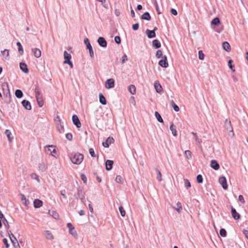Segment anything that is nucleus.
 <instances>
[{
	"instance_id": "9",
	"label": "nucleus",
	"mask_w": 248,
	"mask_h": 248,
	"mask_svg": "<svg viewBox=\"0 0 248 248\" xmlns=\"http://www.w3.org/2000/svg\"><path fill=\"white\" fill-rule=\"evenodd\" d=\"M97 43L102 47H106L107 46V42L103 37H99L97 39Z\"/></svg>"
},
{
	"instance_id": "33",
	"label": "nucleus",
	"mask_w": 248,
	"mask_h": 248,
	"mask_svg": "<svg viewBox=\"0 0 248 248\" xmlns=\"http://www.w3.org/2000/svg\"><path fill=\"white\" fill-rule=\"evenodd\" d=\"M15 95L17 98H21L23 95L22 91L21 90L17 89L15 91Z\"/></svg>"
},
{
	"instance_id": "58",
	"label": "nucleus",
	"mask_w": 248,
	"mask_h": 248,
	"mask_svg": "<svg viewBox=\"0 0 248 248\" xmlns=\"http://www.w3.org/2000/svg\"><path fill=\"white\" fill-rule=\"evenodd\" d=\"M5 134L6 135L7 138H8V140L9 141L11 140L10 135H11V133L10 130H6L5 132Z\"/></svg>"
},
{
	"instance_id": "52",
	"label": "nucleus",
	"mask_w": 248,
	"mask_h": 248,
	"mask_svg": "<svg viewBox=\"0 0 248 248\" xmlns=\"http://www.w3.org/2000/svg\"><path fill=\"white\" fill-rule=\"evenodd\" d=\"M80 178L82 180V181L84 183L86 184L87 181V179L86 176L84 174L81 173L80 174Z\"/></svg>"
},
{
	"instance_id": "38",
	"label": "nucleus",
	"mask_w": 248,
	"mask_h": 248,
	"mask_svg": "<svg viewBox=\"0 0 248 248\" xmlns=\"http://www.w3.org/2000/svg\"><path fill=\"white\" fill-rule=\"evenodd\" d=\"M16 45L18 46V51L20 54L22 55L24 51L21 44L20 42H17Z\"/></svg>"
},
{
	"instance_id": "31",
	"label": "nucleus",
	"mask_w": 248,
	"mask_h": 248,
	"mask_svg": "<svg viewBox=\"0 0 248 248\" xmlns=\"http://www.w3.org/2000/svg\"><path fill=\"white\" fill-rule=\"evenodd\" d=\"M153 46L155 48H159L161 47V44L158 40L155 39L153 41Z\"/></svg>"
},
{
	"instance_id": "1",
	"label": "nucleus",
	"mask_w": 248,
	"mask_h": 248,
	"mask_svg": "<svg viewBox=\"0 0 248 248\" xmlns=\"http://www.w3.org/2000/svg\"><path fill=\"white\" fill-rule=\"evenodd\" d=\"M70 158L73 163L78 165L83 161V155L78 153H74L71 154Z\"/></svg>"
},
{
	"instance_id": "5",
	"label": "nucleus",
	"mask_w": 248,
	"mask_h": 248,
	"mask_svg": "<svg viewBox=\"0 0 248 248\" xmlns=\"http://www.w3.org/2000/svg\"><path fill=\"white\" fill-rule=\"evenodd\" d=\"M158 64L163 68H167L168 67L169 64L166 56L162 57V59L159 61Z\"/></svg>"
},
{
	"instance_id": "7",
	"label": "nucleus",
	"mask_w": 248,
	"mask_h": 248,
	"mask_svg": "<svg viewBox=\"0 0 248 248\" xmlns=\"http://www.w3.org/2000/svg\"><path fill=\"white\" fill-rule=\"evenodd\" d=\"M219 183L221 185L222 188L224 189H227L228 188V185L227 184V180L224 176H221L218 179Z\"/></svg>"
},
{
	"instance_id": "4",
	"label": "nucleus",
	"mask_w": 248,
	"mask_h": 248,
	"mask_svg": "<svg viewBox=\"0 0 248 248\" xmlns=\"http://www.w3.org/2000/svg\"><path fill=\"white\" fill-rule=\"evenodd\" d=\"M157 28L156 27H155L154 30H150L149 29H147L146 30V34L147 35L148 38L151 39L155 37L156 34L155 31L157 30Z\"/></svg>"
},
{
	"instance_id": "55",
	"label": "nucleus",
	"mask_w": 248,
	"mask_h": 248,
	"mask_svg": "<svg viewBox=\"0 0 248 248\" xmlns=\"http://www.w3.org/2000/svg\"><path fill=\"white\" fill-rule=\"evenodd\" d=\"M199 58L200 60H202L204 59V55L202 50H200L198 52Z\"/></svg>"
},
{
	"instance_id": "8",
	"label": "nucleus",
	"mask_w": 248,
	"mask_h": 248,
	"mask_svg": "<svg viewBox=\"0 0 248 248\" xmlns=\"http://www.w3.org/2000/svg\"><path fill=\"white\" fill-rule=\"evenodd\" d=\"M72 121L73 124L77 126V128H80L81 126V123L76 115H73L72 116Z\"/></svg>"
},
{
	"instance_id": "6",
	"label": "nucleus",
	"mask_w": 248,
	"mask_h": 248,
	"mask_svg": "<svg viewBox=\"0 0 248 248\" xmlns=\"http://www.w3.org/2000/svg\"><path fill=\"white\" fill-rule=\"evenodd\" d=\"M57 118L58 119L57 121L56 120L57 124V129L60 133H62L64 131L63 126L62 124L59 116H57Z\"/></svg>"
},
{
	"instance_id": "27",
	"label": "nucleus",
	"mask_w": 248,
	"mask_h": 248,
	"mask_svg": "<svg viewBox=\"0 0 248 248\" xmlns=\"http://www.w3.org/2000/svg\"><path fill=\"white\" fill-rule=\"evenodd\" d=\"M151 16L149 12H146L144 13L141 16V18L143 20H150L151 19Z\"/></svg>"
},
{
	"instance_id": "64",
	"label": "nucleus",
	"mask_w": 248,
	"mask_h": 248,
	"mask_svg": "<svg viewBox=\"0 0 248 248\" xmlns=\"http://www.w3.org/2000/svg\"><path fill=\"white\" fill-rule=\"evenodd\" d=\"M238 200L240 201L242 203H245V200L244 199V197L242 195H240L238 196Z\"/></svg>"
},
{
	"instance_id": "35",
	"label": "nucleus",
	"mask_w": 248,
	"mask_h": 248,
	"mask_svg": "<svg viewBox=\"0 0 248 248\" xmlns=\"http://www.w3.org/2000/svg\"><path fill=\"white\" fill-rule=\"evenodd\" d=\"M155 115L156 118L157 119V121L159 122H160L161 123H163V122H164L162 118L161 117L160 114L157 111L155 112Z\"/></svg>"
},
{
	"instance_id": "14",
	"label": "nucleus",
	"mask_w": 248,
	"mask_h": 248,
	"mask_svg": "<svg viewBox=\"0 0 248 248\" xmlns=\"http://www.w3.org/2000/svg\"><path fill=\"white\" fill-rule=\"evenodd\" d=\"M114 140L113 138L108 137L105 142H103V145L104 147L108 148L109 144L114 142Z\"/></svg>"
},
{
	"instance_id": "56",
	"label": "nucleus",
	"mask_w": 248,
	"mask_h": 248,
	"mask_svg": "<svg viewBox=\"0 0 248 248\" xmlns=\"http://www.w3.org/2000/svg\"><path fill=\"white\" fill-rule=\"evenodd\" d=\"M184 183L185 186L187 188L191 186L190 183L187 179H184Z\"/></svg>"
},
{
	"instance_id": "45",
	"label": "nucleus",
	"mask_w": 248,
	"mask_h": 248,
	"mask_svg": "<svg viewBox=\"0 0 248 248\" xmlns=\"http://www.w3.org/2000/svg\"><path fill=\"white\" fill-rule=\"evenodd\" d=\"M155 56L157 58L159 59V58H162V57H163L164 56H163V54H162V52L161 50H157L156 52V54H155Z\"/></svg>"
},
{
	"instance_id": "29",
	"label": "nucleus",
	"mask_w": 248,
	"mask_h": 248,
	"mask_svg": "<svg viewBox=\"0 0 248 248\" xmlns=\"http://www.w3.org/2000/svg\"><path fill=\"white\" fill-rule=\"evenodd\" d=\"M222 47L223 48L227 51H229L231 50V46L227 42H224L222 43Z\"/></svg>"
},
{
	"instance_id": "21",
	"label": "nucleus",
	"mask_w": 248,
	"mask_h": 248,
	"mask_svg": "<svg viewBox=\"0 0 248 248\" xmlns=\"http://www.w3.org/2000/svg\"><path fill=\"white\" fill-rule=\"evenodd\" d=\"M15 248H20V246L18 244V241L16 237L10 238Z\"/></svg>"
},
{
	"instance_id": "16",
	"label": "nucleus",
	"mask_w": 248,
	"mask_h": 248,
	"mask_svg": "<svg viewBox=\"0 0 248 248\" xmlns=\"http://www.w3.org/2000/svg\"><path fill=\"white\" fill-rule=\"evenodd\" d=\"M211 167L214 170H217L219 169V165L215 160H212L210 164Z\"/></svg>"
},
{
	"instance_id": "25",
	"label": "nucleus",
	"mask_w": 248,
	"mask_h": 248,
	"mask_svg": "<svg viewBox=\"0 0 248 248\" xmlns=\"http://www.w3.org/2000/svg\"><path fill=\"white\" fill-rule=\"evenodd\" d=\"M99 102L101 104H102L103 105H106V104H107L106 99L102 93H99Z\"/></svg>"
},
{
	"instance_id": "18",
	"label": "nucleus",
	"mask_w": 248,
	"mask_h": 248,
	"mask_svg": "<svg viewBox=\"0 0 248 248\" xmlns=\"http://www.w3.org/2000/svg\"><path fill=\"white\" fill-rule=\"evenodd\" d=\"M154 87L157 93H161L162 92V88L160 84L158 82V81H156L155 82Z\"/></svg>"
},
{
	"instance_id": "40",
	"label": "nucleus",
	"mask_w": 248,
	"mask_h": 248,
	"mask_svg": "<svg viewBox=\"0 0 248 248\" xmlns=\"http://www.w3.org/2000/svg\"><path fill=\"white\" fill-rule=\"evenodd\" d=\"M84 43L86 45L87 49H89L92 47V46H91L89 40L87 38H86L84 39Z\"/></svg>"
},
{
	"instance_id": "60",
	"label": "nucleus",
	"mask_w": 248,
	"mask_h": 248,
	"mask_svg": "<svg viewBox=\"0 0 248 248\" xmlns=\"http://www.w3.org/2000/svg\"><path fill=\"white\" fill-rule=\"evenodd\" d=\"M89 51L90 56L91 58L94 57V52L93 47L88 49Z\"/></svg>"
},
{
	"instance_id": "46",
	"label": "nucleus",
	"mask_w": 248,
	"mask_h": 248,
	"mask_svg": "<svg viewBox=\"0 0 248 248\" xmlns=\"http://www.w3.org/2000/svg\"><path fill=\"white\" fill-rule=\"evenodd\" d=\"M219 233L222 237H225L227 235L226 231L223 228H222L220 230Z\"/></svg>"
},
{
	"instance_id": "37",
	"label": "nucleus",
	"mask_w": 248,
	"mask_h": 248,
	"mask_svg": "<svg viewBox=\"0 0 248 248\" xmlns=\"http://www.w3.org/2000/svg\"><path fill=\"white\" fill-rule=\"evenodd\" d=\"M177 208H175V209L177 211V212L180 213L182 210V205L180 202H178L176 203Z\"/></svg>"
},
{
	"instance_id": "39",
	"label": "nucleus",
	"mask_w": 248,
	"mask_h": 248,
	"mask_svg": "<svg viewBox=\"0 0 248 248\" xmlns=\"http://www.w3.org/2000/svg\"><path fill=\"white\" fill-rule=\"evenodd\" d=\"M170 129L171 131L172 134L174 136H176L177 135V130L174 128V125L173 124L170 125Z\"/></svg>"
},
{
	"instance_id": "12",
	"label": "nucleus",
	"mask_w": 248,
	"mask_h": 248,
	"mask_svg": "<svg viewBox=\"0 0 248 248\" xmlns=\"http://www.w3.org/2000/svg\"><path fill=\"white\" fill-rule=\"evenodd\" d=\"M225 125L226 129L228 131H230V132H231L232 133V136H233L234 133L233 132V129H232V127L231 125V121L230 120H228V119H226L225 121Z\"/></svg>"
},
{
	"instance_id": "63",
	"label": "nucleus",
	"mask_w": 248,
	"mask_h": 248,
	"mask_svg": "<svg viewBox=\"0 0 248 248\" xmlns=\"http://www.w3.org/2000/svg\"><path fill=\"white\" fill-rule=\"evenodd\" d=\"M139 28V23H136L133 25L132 26V29L134 31H137L138 30Z\"/></svg>"
},
{
	"instance_id": "48",
	"label": "nucleus",
	"mask_w": 248,
	"mask_h": 248,
	"mask_svg": "<svg viewBox=\"0 0 248 248\" xmlns=\"http://www.w3.org/2000/svg\"><path fill=\"white\" fill-rule=\"evenodd\" d=\"M31 177L32 179L36 180L38 182H39L40 180L38 176L35 173H32L31 174Z\"/></svg>"
},
{
	"instance_id": "26",
	"label": "nucleus",
	"mask_w": 248,
	"mask_h": 248,
	"mask_svg": "<svg viewBox=\"0 0 248 248\" xmlns=\"http://www.w3.org/2000/svg\"><path fill=\"white\" fill-rule=\"evenodd\" d=\"M44 234L46 235V239L48 240H52L53 239L54 237L52 234V233L48 230L45 231L44 232Z\"/></svg>"
},
{
	"instance_id": "50",
	"label": "nucleus",
	"mask_w": 248,
	"mask_h": 248,
	"mask_svg": "<svg viewBox=\"0 0 248 248\" xmlns=\"http://www.w3.org/2000/svg\"><path fill=\"white\" fill-rule=\"evenodd\" d=\"M119 210L121 213V216L123 217H124L125 215V212L124 208L122 206H121L119 207Z\"/></svg>"
},
{
	"instance_id": "22",
	"label": "nucleus",
	"mask_w": 248,
	"mask_h": 248,
	"mask_svg": "<svg viewBox=\"0 0 248 248\" xmlns=\"http://www.w3.org/2000/svg\"><path fill=\"white\" fill-rule=\"evenodd\" d=\"M43 205V202L42 201L39 199H35L33 202V205L35 208H39L41 207Z\"/></svg>"
},
{
	"instance_id": "44",
	"label": "nucleus",
	"mask_w": 248,
	"mask_h": 248,
	"mask_svg": "<svg viewBox=\"0 0 248 248\" xmlns=\"http://www.w3.org/2000/svg\"><path fill=\"white\" fill-rule=\"evenodd\" d=\"M47 148H51L52 149V151L51 152L50 155L53 156H55L56 154L55 146L53 145H48L47 146Z\"/></svg>"
},
{
	"instance_id": "57",
	"label": "nucleus",
	"mask_w": 248,
	"mask_h": 248,
	"mask_svg": "<svg viewBox=\"0 0 248 248\" xmlns=\"http://www.w3.org/2000/svg\"><path fill=\"white\" fill-rule=\"evenodd\" d=\"M114 41L117 44H120L121 42V39L120 36H116L114 38Z\"/></svg>"
},
{
	"instance_id": "2",
	"label": "nucleus",
	"mask_w": 248,
	"mask_h": 248,
	"mask_svg": "<svg viewBox=\"0 0 248 248\" xmlns=\"http://www.w3.org/2000/svg\"><path fill=\"white\" fill-rule=\"evenodd\" d=\"M74 196L76 199H79L81 202L83 203H85L86 200L85 197V194L83 192L81 187L78 186L77 188V192L75 193Z\"/></svg>"
},
{
	"instance_id": "53",
	"label": "nucleus",
	"mask_w": 248,
	"mask_h": 248,
	"mask_svg": "<svg viewBox=\"0 0 248 248\" xmlns=\"http://www.w3.org/2000/svg\"><path fill=\"white\" fill-rule=\"evenodd\" d=\"M2 220V222L3 223L4 225L7 228H9V225L8 221L6 219L5 217L4 218H2V219H1Z\"/></svg>"
},
{
	"instance_id": "41",
	"label": "nucleus",
	"mask_w": 248,
	"mask_h": 248,
	"mask_svg": "<svg viewBox=\"0 0 248 248\" xmlns=\"http://www.w3.org/2000/svg\"><path fill=\"white\" fill-rule=\"evenodd\" d=\"M155 171L156 172V178L158 180V181L160 182L162 181V178H161V172L159 171V170L157 169H155Z\"/></svg>"
},
{
	"instance_id": "10",
	"label": "nucleus",
	"mask_w": 248,
	"mask_h": 248,
	"mask_svg": "<svg viewBox=\"0 0 248 248\" xmlns=\"http://www.w3.org/2000/svg\"><path fill=\"white\" fill-rule=\"evenodd\" d=\"M114 86V80L112 78H109L106 81V87L107 89H110Z\"/></svg>"
},
{
	"instance_id": "30",
	"label": "nucleus",
	"mask_w": 248,
	"mask_h": 248,
	"mask_svg": "<svg viewBox=\"0 0 248 248\" xmlns=\"http://www.w3.org/2000/svg\"><path fill=\"white\" fill-rule=\"evenodd\" d=\"M20 196L21 198V201L22 203L26 206H28L29 204V201L26 199L25 196L23 194H20Z\"/></svg>"
},
{
	"instance_id": "32",
	"label": "nucleus",
	"mask_w": 248,
	"mask_h": 248,
	"mask_svg": "<svg viewBox=\"0 0 248 248\" xmlns=\"http://www.w3.org/2000/svg\"><path fill=\"white\" fill-rule=\"evenodd\" d=\"M128 90L132 94H135L136 93V89L134 85H130L129 86Z\"/></svg>"
},
{
	"instance_id": "3",
	"label": "nucleus",
	"mask_w": 248,
	"mask_h": 248,
	"mask_svg": "<svg viewBox=\"0 0 248 248\" xmlns=\"http://www.w3.org/2000/svg\"><path fill=\"white\" fill-rule=\"evenodd\" d=\"M1 89L4 95H10V89L8 82H5L1 84Z\"/></svg>"
},
{
	"instance_id": "24",
	"label": "nucleus",
	"mask_w": 248,
	"mask_h": 248,
	"mask_svg": "<svg viewBox=\"0 0 248 248\" xmlns=\"http://www.w3.org/2000/svg\"><path fill=\"white\" fill-rule=\"evenodd\" d=\"M34 92H35V97L43 96L42 94L41 90L38 86H35V88L34 89Z\"/></svg>"
},
{
	"instance_id": "19",
	"label": "nucleus",
	"mask_w": 248,
	"mask_h": 248,
	"mask_svg": "<svg viewBox=\"0 0 248 248\" xmlns=\"http://www.w3.org/2000/svg\"><path fill=\"white\" fill-rule=\"evenodd\" d=\"M19 66L22 72H24L25 73H28L29 72V70L26 63L24 62H20Z\"/></svg>"
},
{
	"instance_id": "15",
	"label": "nucleus",
	"mask_w": 248,
	"mask_h": 248,
	"mask_svg": "<svg viewBox=\"0 0 248 248\" xmlns=\"http://www.w3.org/2000/svg\"><path fill=\"white\" fill-rule=\"evenodd\" d=\"M113 161L111 160H107L105 163L106 169L107 170H110L112 169Z\"/></svg>"
},
{
	"instance_id": "34",
	"label": "nucleus",
	"mask_w": 248,
	"mask_h": 248,
	"mask_svg": "<svg viewBox=\"0 0 248 248\" xmlns=\"http://www.w3.org/2000/svg\"><path fill=\"white\" fill-rule=\"evenodd\" d=\"M64 62H68L69 61H70V59H71V55L70 54L68 53L66 51H65L64 52Z\"/></svg>"
},
{
	"instance_id": "28",
	"label": "nucleus",
	"mask_w": 248,
	"mask_h": 248,
	"mask_svg": "<svg viewBox=\"0 0 248 248\" xmlns=\"http://www.w3.org/2000/svg\"><path fill=\"white\" fill-rule=\"evenodd\" d=\"M37 104L39 107H42L44 105L43 98L42 96L36 97Z\"/></svg>"
},
{
	"instance_id": "51",
	"label": "nucleus",
	"mask_w": 248,
	"mask_h": 248,
	"mask_svg": "<svg viewBox=\"0 0 248 248\" xmlns=\"http://www.w3.org/2000/svg\"><path fill=\"white\" fill-rule=\"evenodd\" d=\"M115 181L118 183H121L123 181V179L121 176L117 175L116 177Z\"/></svg>"
},
{
	"instance_id": "17",
	"label": "nucleus",
	"mask_w": 248,
	"mask_h": 248,
	"mask_svg": "<svg viewBox=\"0 0 248 248\" xmlns=\"http://www.w3.org/2000/svg\"><path fill=\"white\" fill-rule=\"evenodd\" d=\"M32 52L33 53L34 56L37 58H39L41 56V50L37 48H33L31 49Z\"/></svg>"
},
{
	"instance_id": "20",
	"label": "nucleus",
	"mask_w": 248,
	"mask_h": 248,
	"mask_svg": "<svg viewBox=\"0 0 248 248\" xmlns=\"http://www.w3.org/2000/svg\"><path fill=\"white\" fill-rule=\"evenodd\" d=\"M1 55L6 60L10 59L9 57V50L5 49L4 50L1 51Z\"/></svg>"
},
{
	"instance_id": "54",
	"label": "nucleus",
	"mask_w": 248,
	"mask_h": 248,
	"mask_svg": "<svg viewBox=\"0 0 248 248\" xmlns=\"http://www.w3.org/2000/svg\"><path fill=\"white\" fill-rule=\"evenodd\" d=\"M185 154L188 159L191 158V152L189 150H186L185 152Z\"/></svg>"
},
{
	"instance_id": "42",
	"label": "nucleus",
	"mask_w": 248,
	"mask_h": 248,
	"mask_svg": "<svg viewBox=\"0 0 248 248\" xmlns=\"http://www.w3.org/2000/svg\"><path fill=\"white\" fill-rule=\"evenodd\" d=\"M69 232L70 234H71L74 238H77L78 234L75 228L72 230H70V231H69Z\"/></svg>"
},
{
	"instance_id": "47",
	"label": "nucleus",
	"mask_w": 248,
	"mask_h": 248,
	"mask_svg": "<svg viewBox=\"0 0 248 248\" xmlns=\"http://www.w3.org/2000/svg\"><path fill=\"white\" fill-rule=\"evenodd\" d=\"M196 180L198 183H202L203 182V178L202 175L201 174L198 175L197 176Z\"/></svg>"
},
{
	"instance_id": "36",
	"label": "nucleus",
	"mask_w": 248,
	"mask_h": 248,
	"mask_svg": "<svg viewBox=\"0 0 248 248\" xmlns=\"http://www.w3.org/2000/svg\"><path fill=\"white\" fill-rule=\"evenodd\" d=\"M220 24V20L218 17H215L211 21V24L215 26H217Z\"/></svg>"
},
{
	"instance_id": "23",
	"label": "nucleus",
	"mask_w": 248,
	"mask_h": 248,
	"mask_svg": "<svg viewBox=\"0 0 248 248\" xmlns=\"http://www.w3.org/2000/svg\"><path fill=\"white\" fill-rule=\"evenodd\" d=\"M38 167L39 170L42 172L46 171L47 169V166L43 162L39 163Z\"/></svg>"
},
{
	"instance_id": "43",
	"label": "nucleus",
	"mask_w": 248,
	"mask_h": 248,
	"mask_svg": "<svg viewBox=\"0 0 248 248\" xmlns=\"http://www.w3.org/2000/svg\"><path fill=\"white\" fill-rule=\"evenodd\" d=\"M171 103L172 106L174 110V111H175L176 112L179 111V107L174 103V102L173 100H171Z\"/></svg>"
},
{
	"instance_id": "61",
	"label": "nucleus",
	"mask_w": 248,
	"mask_h": 248,
	"mask_svg": "<svg viewBox=\"0 0 248 248\" xmlns=\"http://www.w3.org/2000/svg\"><path fill=\"white\" fill-rule=\"evenodd\" d=\"M65 137L66 138L69 140H71L73 139V136L71 133L66 134Z\"/></svg>"
},
{
	"instance_id": "62",
	"label": "nucleus",
	"mask_w": 248,
	"mask_h": 248,
	"mask_svg": "<svg viewBox=\"0 0 248 248\" xmlns=\"http://www.w3.org/2000/svg\"><path fill=\"white\" fill-rule=\"evenodd\" d=\"M126 61H127V55L124 54L122 58V63H124Z\"/></svg>"
},
{
	"instance_id": "13",
	"label": "nucleus",
	"mask_w": 248,
	"mask_h": 248,
	"mask_svg": "<svg viewBox=\"0 0 248 248\" xmlns=\"http://www.w3.org/2000/svg\"><path fill=\"white\" fill-rule=\"evenodd\" d=\"M231 214L232 217L234 219L237 220L240 218V214L238 213H237L236 210L232 207L231 208Z\"/></svg>"
},
{
	"instance_id": "11",
	"label": "nucleus",
	"mask_w": 248,
	"mask_h": 248,
	"mask_svg": "<svg viewBox=\"0 0 248 248\" xmlns=\"http://www.w3.org/2000/svg\"><path fill=\"white\" fill-rule=\"evenodd\" d=\"M21 104H22V106H23V107L25 109H26L28 110H31V103L29 101L26 100H23L22 101Z\"/></svg>"
},
{
	"instance_id": "59",
	"label": "nucleus",
	"mask_w": 248,
	"mask_h": 248,
	"mask_svg": "<svg viewBox=\"0 0 248 248\" xmlns=\"http://www.w3.org/2000/svg\"><path fill=\"white\" fill-rule=\"evenodd\" d=\"M89 153H90V155H91V156H92V157H95V153H94V151L93 148H90L89 149Z\"/></svg>"
},
{
	"instance_id": "49",
	"label": "nucleus",
	"mask_w": 248,
	"mask_h": 248,
	"mask_svg": "<svg viewBox=\"0 0 248 248\" xmlns=\"http://www.w3.org/2000/svg\"><path fill=\"white\" fill-rule=\"evenodd\" d=\"M233 61L232 60H230L229 61H228V66L229 67V68L232 71H235V69L234 68V65L232 64V63Z\"/></svg>"
}]
</instances>
